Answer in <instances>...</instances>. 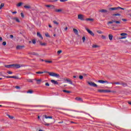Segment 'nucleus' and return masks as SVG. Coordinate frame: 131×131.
<instances>
[{"mask_svg":"<svg viewBox=\"0 0 131 131\" xmlns=\"http://www.w3.org/2000/svg\"><path fill=\"white\" fill-rule=\"evenodd\" d=\"M32 42L33 43V40L32 39V40H31V41H29V43H32Z\"/></svg>","mask_w":131,"mask_h":131,"instance_id":"56","label":"nucleus"},{"mask_svg":"<svg viewBox=\"0 0 131 131\" xmlns=\"http://www.w3.org/2000/svg\"><path fill=\"white\" fill-rule=\"evenodd\" d=\"M42 124H43L44 125L47 126H50V125L52 124V123H47V122H46L44 121H43Z\"/></svg>","mask_w":131,"mask_h":131,"instance_id":"16","label":"nucleus"},{"mask_svg":"<svg viewBox=\"0 0 131 131\" xmlns=\"http://www.w3.org/2000/svg\"><path fill=\"white\" fill-rule=\"evenodd\" d=\"M73 31L74 33H78V31L76 29H73Z\"/></svg>","mask_w":131,"mask_h":131,"instance_id":"35","label":"nucleus"},{"mask_svg":"<svg viewBox=\"0 0 131 131\" xmlns=\"http://www.w3.org/2000/svg\"><path fill=\"white\" fill-rule=\"evenodd\" d=\"M61 3H65V2H67L68 0H59Z\"/></svg>","mask_w":131,"mask_h":131,"instance_id":"42","label":"nucleus"},{"mask_svg":"<svg viewBox=\"0 0 131 131\" xmlns=\"http://www.w3.org/2000/svg\"><path fill=\"white\" fill-rule=\"evenodd\" d=\"M85 21H90V22H94V18H87L85 19Z\"/></svg>","mask_w":131,"mask_h":131,"instance_id":"21","label":"nucleus"},{"mask_svg":"<svg viewBox=\"0 0 131 131\" xmlns=\"http://www.w3.org/2000/svg\"><path fill=\"white\" fill-rule=\"evenodd\" d=\"M110 93H116V91H111V92H110Z\"/></svg>","mask_w":131,"mask_h":131,"instance_id":"53","label":"nucleus"},{"mask_svg":"<svg viewBox=\"0 0 131 131\" xmlns=\"http://www.w3.org/2000/svg\"><path fill=\"white\" fill-rule=\"evenodd\" d=\"M127 34L126 33H121V36L118 37V39H124L126 38V36Z\"/></svg>","mask_w":131,"mask_h":131,"instance_id":"4","label":"nucleus"},{"mask_svg":"<svg viewBox=\"0 0 131 131\" xmlns=\"http://www.w3.org/2000/svg\"><path fill=\"white\" fill-rule=\"evenodd\" d=\"M125 10L124 8H121L120 7H111L108 8L109 11H116L117 10Z\"/></svg>","mask_w":131,"mask_h":131,"instance_id":"3","label":"nucleus"},{"mask_svg":"<svg viewBox=\"0 0 131 131\" xmlns=\"http://www.w3.org/2000/svg\"><path fill=\"white\" fill-rule=\"evenodd\" d=\"M68 29V27H66L64 29V30L66 31V30H67Z\"/></svg>","mask_w":131,"mask_h":131,"instance_id":"59","label":"nucleus"},{"mask_svg":"<svg viewBox=\"0 0 131 131\" xmlns=\"http://www.w3.org/2000/svg\"><path fill=\"white\" fill-rule=\"evenodd\" d=\"M91 35L92 36H95V34L91 33Z\"/></svg>","mask_w":131,"mask_h":131,"instance_id":"57","label":"nucleus"},{"mask_svg":"<svg viewBox=\"0 0 131 131\" xmlns=\"http://www.w3.org/2000/svg\"><path fill=\"white\" fill-rule=\"evenodd\" d=\"M2 45H3V46H6V45H7V42H6V41H3V42H2Z\"/></svg>","mask_w":131,"mask_h":131,"instance_id":"43","label":"nucleus"},{"mask_svg":"<svg viewBox=\"0 0 131 131\" xmlns=\"http://www.w3.org/2000/svg\"><path fill=\"white\" fill-rule=\"evenodd\" d=\"M39 44L41 45L42 46H47V43L45 42H41V41H39Z\"/></svg>","mask_w":131,"mask_h":131,"instance_id":"28","label":"nucleus"},{"mask_svg":"<svg viewBox=\"0 0 131 131\" xmlns=\"http://www.w3.org/2000/svg\"><path fill=\"white\" fill-rule=\"evenodd\" d=\"M112 16H113L114 17H115L116 16H118L119 17H120V16H121V14H120V13H114L112 14Z\"/></svg>","mask_w":131,"mask_h":131,"instance_id":"22","label":"nucleus"},{"mask_svg":"<svg viewBox=\"0 0 131 131\" xmlns=\"http://www.w3.org/2000/svg\"><path fill=\"white\" fill-rule=\"evenodd\" d=\"M53 23L54 24H56V25H59V23H58L57 21L56 20H54L53 21Z\"/></svg>","mask_w":131,"mask_h":131,"instance_id":"38","label":"nucleus"},{"mask_svg":"<svg viewBox=\"0 0 131 131\" xmlns=\"http://www.w3.org/2000/svg\"><path fill=\"white\" fill-rule=\"evenodd\" d=\"M5 67L9 69H19L20 68L21 66L19 64H12L9 65H6L5 66Z\"/></svg>","mask_w":131,"mask_h":131,"instance_id":"2","label":"nucleus"},{"mask_svg":"<svg viewBox=\"0 0 131 131\" xmlns=\"http://www.w3.org/2000/svg\"><path fill=\"white\" fill-rule=\"evenodd\" d=\"M33 55L36 56H38V53H34Z\"/></svg>","mask_w":131,"mask_h":131,"instance_id":"54","label":"nucleus"},{"mask_svg":"<svg viewBox=\"0 0 131 131\" xmlns=\"http://www.w3.org/2000/svg\"><path fill=\"white\" fill-rule=\"evenodd\" d=\"M45 7H46L47 8H52V9H54V8H55V6L52 5H45Z\"/></svg>","mask_w":131,"mask_h":131,"instance_id":"18","label":"nucleus"},{"mask_svg":"<svg viewBox=\"0 0 131 131\" xmlns=\"http://www.w3.org/2000/svg\"><path fill=\"white\" fill-rule=\"evenodd\" d=\"M62 53V50H58L57 52V54L60 55Z\"/></svg>","mask_w":131,"mask_h":131,"instance_id":"40","label":"nucleus"},{"mask_svg":"<svg viewBox=\"0 0 131 131\" xmlns=\"http://www.w3.org/2000/svg\"><path fill=\"white\" fill-rule=\"evenodd\" d=\"M83 18H84V16L82 14L78 15V19H79V20H81V21H83V20H84Z\"/></svg>","mask_w":131,"mask_h":131,"instance_id":"8","label":"nucleus"},{"mask_svg":"<svg viewBox=\"0 0 131 131\" xmlns=\"http://www.w3.org/2000/svg\"><path fill=\"white\" fill-rule=\"evenodd\" d=\"M55 12H56L57 13H60V12H62V9H55Z\"/></svg>","mask_w":131,"mask_h":131,"instance_id":"32","label":"nucleus"},{"mask_svg":"<svg viewBox=\"0 0 131 131\" xmlns=\"http://www.w3.org/2000/svg\"><path fill=\"white\" fill-rule=\"evenodd\" d=\"M45 62H46V63H52V61L45 60Z\"/></svg>","mask_w":131,"mask_h":131,"instance_id":"47","label":"nucleus"},{"mask_svg":"<svg viewBox=\"0 0 131 131\" xmlns=\"http://www.w3.org/2000/svg\"><path fill=\"white\" fill-rule=\"evenodd\" d=\"M96 32H97V33H102V31H101V30H97V31H96Z\"/></svg>","mask_w":131,"mask_h":131,"instance_id":"45","label":"nucleus"},{"mask_svg":"<svg viewBox=\"0 0 131 131\" xmlns=\"http://www.w3.org/2000/svg\"><path fill=\"white\" fill-rule=\"evenodd\" d=\"M24 8L25 9H30V6L25 5V6H24Z\"/></svg>","mask_w":131,"mask_h":131,"instance_id":"36","label":"nucleus"},{"mask_svg":"<svg viewBox=\"0 0 131 131\" xmlns=\"http://www.w3.org/2000/svg\"><path fill=\"white\" fill-rule=\"evenodd\" d=\"M20 16L21 17H22L23 18H24V14H23V12H21L20 13Z\"/></svg>","mask_w":131,"mask_h":131,"instance_id":"44","label":"nucleus"},{"mask_svg":"<svg viewBox=\"0 0 131 131\" xmlns=\"http://www.w3.org/2000/svg\"><path fill=\"white\" fill-rule=\"evenodd\" d=\"M113 23H116V24H120V21L117 20H112L107 23V24H113Z\"/></svg>","mask_w":131,"mask_h":131,"instance_id":"6","label":"nucleus"},{"mask_svg":"<svg viewBox=\"0 0 131 131\" xmlns=\"http://www.w3.org/2000/svg\"><path fill=\"white\" fill-rule=\"evenodd\" d=\"M102 39H106V37L104 35H102Z\"/></svg>","mask_w":131,"mask_h":131,"instance_id":"50","label":"nucleus"},{"mask_svg":"<svg viewBox=\"0 0 131 131\" xmlns=\"http://www.w3.org/2000/svg\"><path fill=\"white\" fill-rule=\"evenodd\" d=\"M35 80H36V83L37 84H40L41 83V79H34Z\"/></svg>","mask_w":131,"mask_h":131,"instance_id":"20","label":"nucleus"},{"mask_svg":"<svg viewBox=\"0 0 131 131\" xmlns=\"http://www.w3.org/2000/svg\"><path fill=\"white\" fill-rule=\"evenodd\" d=\"M37 37H39L40 40L43 39V37H42V35L40 33H37Z\"/></svg>","mask_w":131,"mask_h":131,"instance_id":"15","label":"nucleus"},{"mask_svg":"<svg viewBox=\"0 0 131 131\" xmlns=\"http://www.w3.org/2000/svg\"><path fill=\"white\" fill-rule=\"evenodd\" d=\"M45 35L47 37H50V35H49L48 33H46Z\"/></svg>","mask_w":131,"mask_h":131,"instance_id":"48","label":"nucleus"},{"mask_svg":"<svg viewBox=\"0 0 131 131\" xmlns=\"http://www.w3.org/2000/svg\"><path fill=\"white\" fill-rule=\"evenodd\" d=\"M12 14H17V11L12 12Z\"/></svg>","mask_w":131,"mask_h":131,"instance_id":"55","label":"nucleus"},{"mask_svg":"<svg viewBox=\"0 0 131 131\" xmlns=\"http://www.w3.org/2000/svg\"><path fill=\"white\" fill-rule=\"evenodd\" d=\"M85 29H86V31L88 32V33H93V32H92V31H91L88 28H86Z\"/></svg>","mask_w":131,"mask_h":131,"instance_id":"31","label":"nucleus"},{"mask_svg":"<svg viewBox=\"0 0 131 131\" xmlns=\"http://www.w3.org/2000/svg\"><path fill=\"white\" fill-rule=\"evenodd\" d=\"M14 36L13 35H10V38H13Z\"/></svg>","mask_w":131,"mask_h":131,"instance_id":"58","label":"nucleus"},{"mask_svg":"<svg viewBox=\"0 0 131 131\" xmlns=\"http://www.w3.org/2000/svg\"><path fill=\"white\" fill-rule=\"evenodd\" d=\"M120 84H121L123 86H127V84L125 82H122L121 83H120Z\"/></svg>","mask_w":131,"mask_h":131,"instance_id":"27","label":"nucleus"},{"mask_svg":"<svg viewBox=\"0 0 131 131\" xmlns=\"http://www.w3.org/2000/svg\"><path fill=\"white\" fill-rule=\"evenodd\" d=\"M62 92L68 94H70L71 93L70 91H68V90H62Z\"/></svg>","mask_w":131,"mask_h":131,"instance_id":"29","label":"nucleus"},{"mask_svg":"<svg viewBox=\"0 0 131 131\" xmlns=\"http://www.w3.org/2000/svg\"><path fill=\"white\" fill-rule=\"evenodd\" d=\"M98 82L102 83V84H104V83H107L108 84L109 82L107 81V80H98Z\"/></svg>","mask_w":131,"mask_h":131,"instance_id":"10","label":"nucleus"},{"mask_svg":"<svg viewBox=\"0 0 131 131\" xmlns=\"http://www.w3.org/2000/svg\"><path fill=\"white\" fill-rule=\"evenodd\" d=\"M22 5H23V3L22 2H20L17 4V7H21V6H22Z\"/></svg>","mask_w":131,"mask_h":131,"instance_id":"34","label":"nucleus"},{"mask_svg":"<svg viewBox=\"0 0 131 131\" xmlns=\"http://www.w3.org/2000/svg\"><path fill=\"white\" fill-rule=\"evenodd\" d=\"M64 80L65 81H67L68 82H69V83H70V84H73V82L72 80H71L70 79H69V78H64Z\"/></svg>","mask_w":131,"mask_h":131,"instance_id":"12","label":"nucleus"},{"mask_svg":"<svg viewBox=\"0 0 131 131\" xmlns=\"http://www.w3.org/2000/svg\"><path fill=\"white\" fill-rule=\"evenodd\" d=\"M13 19L16 21V22H17L18 23H20V19H19L18 17H14Z\"/></svg>","mask_w":131,"mask_h":131,"instance_id":"25","label":"nucleus"},{"mask_svg":"<svg viewBox=\"0 0 131 131\" xmlns=\"http://www.w3.org/2000/svg\"><path fill=\"white\" fill-rule=\"evenodd\" d=\"M45 85L46 86H49V83L48 82L46 83Z\"/></svg>","mask_w":131,"mask_h":131,"instance_id":"51","label":"nucleus"},{"mask_svg":"<svg viewBox=\"0 0 131 131\" xmlns=\"http://www.w3.org/2000/svg\"><path fill=\"white\" fill-rule=\"evenodd\" d=\"M4 7H5V4L2 3L0 5V10H2V9H3V8H4Z\"/></svg>","mask_w":131,"mask_h":131,"instance_id":"30","label":"nucleus"},{"mask_svg":"<svg viewBox=\"0 0 131 131\" xmlns=\"http://www.w3.org/2000/svg\"><path fill=\"white\" fill-rule=\"evenodd\" d=\"M75 100L80 101L81 102H83V99H82V98H81L80 97H77L75 98Z\"/></svg>","mask_w":131,"mask_h":131,"instance_id":"13","label":"nucleus"},{"mask_svg":"<svg viewBox=\"0 0 131 131\" xmlns=\"http://www.w3.org/2000/svg\"><path fill=\"white\" fill-rule=\"evenodd\" d=\"M15 88L17 90H20V87L19 86H15Z\"/></svg>","mask_w":131,"mask_h":131,"instance_id":"41","label":"nucleus"},{"mask_svg":"<svg viewBox=\"0 0 131 131\" xmlns=\"http://www.w3.org/2000/svg\"><path fill=\"white\" fill-rule=\"evenodd\" d=\"M7 116H8L9 118H10L11 119H13L14 118L13 116H10L9 114L7 115Z\"/></svg>","mask_w":131,"mask_h":131,"instance_id":"37","label":"nucleus"},{"mask_svg":"<svg viewBox=\"0 0 131 131\" xmlns=\"http://www.w3.org/2000/svg\"><path fill=\"white\" fill-rule=\"evenodd\" d=\"M5 78H10V76H5Z\"/></svg>","mask_w":131,"mask_h":131,"instance_id":"63","label":"nucleus"},{"mask_svg":"<svg viewBox=\"0 0 131 131\" xmlns=\"http://www.w3.org/2000/svg\"><path fill=\"white\" fill-rule=\"evenodd\" d=\"M7 73L9 74H12L13 72H11V71H8V72H7Z\"/></svg>","mask_w":131,"mask_h":131,"instance_id":"49","label":"nucleus"},{"mask_svg":"<svg viewBox=\"0 0 131 131\" xmlns=\"http://www.w3.org/2000/svg\"><path fill=\"white\" fill-rule=\"evenodd\" d=\"M10 78H11V79H19L18 77H17L16 76H10Z\"/></svg>","mask_w":131,"mask_h":131,"instance_id":"23","label":"nucleus"},{"mask_svg":"<svg viewBox=\"0 0 131 131\" xmlns=\"http://www.w3.org/2000/svg\"><path fill=\"white\" fill-rule=\"evenodd\" d=\"M71 123L76 124V123L75 122H73V121H71Z\"/></svg>","mask_w":131,"mask_h":131,"instance_id":"62","label":"nucleus"},{"mask_svg":"<svg viewBox=\"0 0 131 131\" xmlns=\"http://www.w3.org/2000/svg\"><path fill=\"white\" fill-rule=\"evenodd\" d=\"M93 49H96V48H99L100 46L99 45H94L92 46Z\"/></svg>","mask_w":131,"mask_h":131,"instance_id":"26","label":"nucleus"},{"mask_svg":"<svg viewBox=\"0 0 131 131\" xmlns=\"http://www.w3.org/2000/svg\"><path fill=\"white\" fill-rule=\"evenodd\" d=\"M88 39V38L87 37V36L86 35H83L81 37V40L83 42V43H85L86 40H87Z\"/></svg>","mask_w":131,"mask_h":131,"instance_id":"7","label":"nucleus"},{"mask_svg":"<svg viewBox=\"0 0 131 131\" xmlns=\"http://www.w3.org/2000/svg\"><path fill=\"white\" fill-rule=\"evenodd\" d=\"M122 20L124 21L125 22V21H127V19H125V18H122Z\"/></svg>","mask_w":131,"mask_h":131,"instance_id":"52","label":"nucleus"},{"mask_svg":"<svg viewBox=\"0 0 131 131\" xmlns=\"http://www.w3.org/2000/svg\"><path fill=\"white\" fill-rule=\"evenodd\" d=\"M25 47V46L24 45L23 46L18 45L16 47V50H22Z\"/></svg>","mask_w":131,"mask_h":131,"instance_id":"11","label":"nucleus"},{"mask_svg":"<svg viewBox=\"0 0 131 131\" xmlns=\"http://www.w3.org/2000/svg\"><path fill=\"white\" fill-rule=\"evenodd\" d=\"M36 43V41L35 40H33V44L35 45Z\"/></svg>","mask_w":131,"mask_h":131,"instance_id":"60","label":"nucleus"},{"mask_svg":"<svg viewBox=\"0 0 131 131\" xmlns=\"http://www.w3.org/2000/svg\"><path fill=\"white\" fill-rule=\"evenodd\" d=\"M45 73H48L50 76L55 77L56 78L60 77V75L59 74L55 73L54 72H36V73L37 74H42Z\"/></svg>","mask_w":131,"mask_h":131,"instance_id":"1","label":"nucleus"},{"mask_svg":"<svg viewBox=\"0 0 131 131\" xmlns=\"http://www.w3.org/2000/svg\"><path fill=\"white\" fill-rule=\"evenodd\" d=\"M100 13H108V10L106 9H101L99 11Z\"/></svg>","mask_w":131,"mask_h":131,"instance_id":"14","label":"nucleus"},{"mask_svg":"<svg viewBox=\"0 0 131 131\" xmlns=\"http://www.w3.org/2000/svg\"><path fill=\"white\" fill-rule=\"evenodd\" d=\"M63 123V121H61V122H58L59 124H62Z\"/></svg>","mask_w":131,"mask_h":131,"instance_id":"61","label":"nucleus"},{"mask_svg":"<svg viewBox=\"0 0 131 131\" xmlns=\"http://www.w3.org/2000/svg\"><path fill=\"white\" fill-rule=\"evenodd\" d=\"M110 84H120V82H110Z\"/></svg>","mask_w":131,"mask_h":131,"instance_id":"17","label":"nucleus"},{"mask_svg":"<svg viewBox=\"0 0 131 131\" xmlns=\"http://www.w3.org/2000/svg\"><path fill=\"white\" fill-rule=\"evenodd\" d=\"M83 78V76L80 75V76H79V79H82Z\"/></svg>","mask_w":131,"mask_h":131,"instance_id":"46","label":"nucleus"},{"mask_svg":"<svg viewBox=\"0 0 131 131\" xmlns=\"http://www.w3.org/2000/svg\"><path fill=\"white\" fill-rule=\"evenodd\" d=\"M51 82L53 84H58V82L55 80H51Z\"/></svg>","mask_w":131,"mask_h":131,"instance_id":"19","label":"nucleus"},{"mask_svg":"<svg viewBox=\"0 0 131 131\" xmlns=\"http://www.w3.org/2000/svg\"><path fill=\"white\" fill-rule=\"evenodd\" d=\"M128 104L131 105V101H128Z\"/></svg>","mask_w":131,"mask_h":131,"instance_id":"64","label":"nucleus"},{"mask_svg":"<svg viewBox=\"0 0 131 131\" xmlns=\"http://www.w3.org/2000/svg\"><path fill=\"white\" fill-rule=\"evenodd\" d=\"M43 116H44V117H45L46 119H48V118L52 119V116L49 117V116H47V115H44Z\"/></svg>","mask_w":131,"mask_h":131,"instance_id":"33","label":"nucleus"},{"mask_svg":"<svg viewBox=\"0 0 131 131\" xmlns=\"http://www.w3.org/2000/svg\"><path fill=\"white\" fill-rule=\"evenodd\" d=\"M108 38H109L110 40L112 41V39H113V35L112 34H109Z\"/></svg>","mask_w":131,"mask_h":131,"instance_id":"24","label":"nucleus"},{"mask_svg":"<svg viewBox=\"0 0 131 131\" xmlns=\"http://www.w3.org/2000/svg\"><path fill=\"white\" fill-rule=\"evenodd\" d=\"M98 92H99L100 93H102V92L111 93V90H98Z\"/></svg>","mask_w":131,"mask_h":131,"instance_id":"9","label":"nucleus"},{"mask_svg":"<svg viewBox=\"0 0 131 131\" xmlns=\"http://www.w3.org/2000/svg\"><path fill=\"white\" fill-rule=\"evenodd\" d=\"M33 91L32 90H29L27 92V93L32 94Z\"/></svg>","mask_w":131,"mask_h":131,"instance_id":"39","label":"nucleus"},{"mask_svg":"<svg viewBox=\"0 0 131 131\" xmlns=\"http://www.w3.org/2000/svg\"><path fill=\"white\" fill-rule=\"evenodd\" d=\"M88 84H89L91 86H93L94 88H97L98 85L96 84L95 82L92 81H88Z\"/></svg>","mask_w":131,"mask_h":131,"instance_id":"5","label":"nucleus"}]
</instances>
